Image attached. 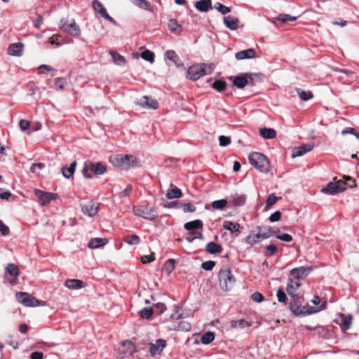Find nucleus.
<instances>
[{
  "label": "nucleus",
  "mask_w": 359,
  "mask_h": 359,
  "mask_svg": "<svg viewBox=\"0 0 359 359\" xmlns=\"http://www.w3.org/2000/svg\"><path fill=\"white\" fill-rule=\"evenodd\" d=\"M107 242L108 240L106 238H95L89 241L88 246L90 249H95L105 245Z\"/></svg>",
  "instance_id": "obj_27"
},
{
  "label": "nucleus",
  "mask_w": 359,
  "mask_h": 359,
  "mask_svg": "<svg viewBox=\"0 0 359 359\" xmlns=\"http://www.w3.org/2000/svg\"><path fill=\"white\" fill-rule=\"evenodd\" d=\"M154 312H156L158 315H161L166 309V306L163 303H157L154 305Z\"/></svg>",
  "instance_id": "obj_55"
},
{
  "label": "nucleus",
  "mask_w": 359,
  "mask_h": 359,
  "mask_svg": "<svg viewBox=\"0 0 359 359\" xmlns=\"http://www.w3.org/2000/svg\"><path fill=\"white\" fill-rule=\"evenodd\" d=\"M65 285L70 290H79L86 286V283L79 279H67L65 282Z\"/></svg>",
  "instance_id": "obj_20"
},
{
  "label": "nucleus",
  "mask_w": 359,
  "mask_h": 359,
  "mask_svg": "<svg viewBox=\"0 0 359 359\" xmlns=\"http://www.w3.org/2000/svg\"><path fill=\"white\" fill-rule=\"evenodd\" d=\"M246 196L242 194H235L233 196V206H242L245 203Z\"/></svg>",
  "instance_id": "obj_41"
},
{
  "label": "nucleus",
  "mask_w": 359,
  "mask_h": 359,
  "mask_svg": "<svg viewBox=\"0 0 359 359\" xmlns=\"http://www.w3.org/2000/svg\"><path fill=\"white\" fill-rule=\"evenodd\" d=\"M133 213L140 217L148 220H154L158 216L157 212L153 207L147 205H140L133 207Z\"/></svg>",
  "instance_id": "obj_7"
},
{
  "label": "nucleus",
  "mask_w": 359,
  "mask_h": 359,
  "mask_svg": "<svg viewBox=\"0 0 359 359\" xmlns=\"http://www.w3.org/2000/svg\"><path fill=\"white\" fill-rule=\"evenodd\" d=\"M219 145L221 147H226L231 143V138L227 136L220 135L219 137Z\"/></svg>",
  "instance_id": "obj_61"
},
{
  "label": "nucleus",
  "mask_w": 359,
  "mask_h": 359,
  "mask_svg": "<svg viewBox=\"0 0 359 359\" xmlns=\"http://www.w3.org/2000/svg\"><path fill=\"white\" fill-rule=\"evenodd\" d=\"M280 199H281V197H277L273 194H270L266 199V206L273 205Z\"/></svg>",
  "instance_id": "obj_54"
},
{
  "label": "nucleus",
  "mask_w": 359,
  "mask_h": 359,
  "mask_svg": "<svg viewBox=\"0 0 359 359\" xmlns=\"http://www.w3.org/2000/svg\"><path fill=\"white\" fill-rule=\"evenodd\" d=\"M24 46L22 43H15L9 46L8 54L13 56L20 57L22 55Z\"/></svg>",
  "instance_id": "obj_21"
},
{
  "label": "nucleus",
  "mask_w": 359,
  "mask_h": 359,
  "mask_svg": "<svg viewBox=\"0 0 359 359\" xmlns=\"http://www.w3.org/2000/svg\"><path fill=\"white\" fill-rule=\"evenodd\" d=\"M82 212L88 217H94L98 211V205L92 201H87L81 204Z\"/></svg>",
  "instance_id": "obj_13"
},
{
  "label": "nucleus",
  "mask_w": 359,
  "mask_h": 359,
  "mask_svg": "<svg viewBox=\"0 0 359 359\" xmlns=\"http://www.w3.org/2000/svg\"><path fill=\"white\" fill-rule=\"evenodd\" d=\"M297 91L301 100L304 101H308L313 97V94L311 91H304L300 89H297Z\"/></svg>",
  "instance_id": "obj_49"
},
{
  "label": "nucleus",
  "mask_w": 359,
  "mask_h": 359,
  "mask_svg": "<svg viewBox=\"0 0 359 359\" xmlns=\"http://www.w3.org/2000/svg\"><path fill=\"white\" fill-rule=\"evenodd\" d=\"M123 241L130 245H138L141 242L140 238L136 234L128 235L123 238Z\"/></svg>",
  "instance_id": "obj_36"
},
{
  "label": "nucleus",
  "mask_w": 359,
  "mask_h": 359,
  "mask_svg": "<svg viewBox=\"0 0 359 359\" xmlns=\"http://www.w3.org/2000/svg\"><path fill=\"white\" fill-rule=\"evenodd\" d=\"M215 339V334L212 332H207L201 337V341L202 344L208 345Z\"/></svg>",
  "instance_id": "obj_43"
},
{
  "label": "nucleus",
  "mask_w": 359,
  "mask_h": 359,
  "mask_svg": "<svg viewBox=\"0 0 359 359\" xmlns=\"http://www.w3.org/2000/svg\"><path fill=\"white\" fill-rule=\"evenodd\" d=\"M165 58L166 60H169L173 62L177 66L180 65V64H179L180 58H179L178 55L175 53V52L173 50L166 51L165 53Z\"/></svg>",
  "instance_id": "obj_42"
},
{
  "label": "nucleus",
  "mask_w": 359,
  "mask_h": 359,
  "mask_svg": "<svg viewBox=\"0 0 359 359\" xmlns=\"http://www.w3.org/2000/svg\"><path fill=\"white\" fill-rule=\"evenodd\" d=\"M281 218V213L280 211H276L275 212L272 213L269 219L271 222H276L280 219Z\"/></svg>",
  "instance_id": "obj_64"
},
{
  "label": "nucleus",
  "mask_w": 359,
  "mask_h": 359,
  "mask_svg": "<svg viewBox=\"0 0 359 359\" xmlns=\"http://www.w3.org/2000/svg\"><path fill=\"white\" fill-rule=\"evenodd\" d=\"M264 238H262L260 232L258 231L256 233H250L248 236L246 237L245 242L247 244L252 245L254 244L260 243L262 241Z\"/></svg>",
  "instance_id": "obj_28"
},
{
  "label": "nucleus",
  "mask_w": 359,
  "mask_h": 359,
  "mask_svg": "<svg viewBox=\"0 0 359 359\" xmlns=\"http://www.w3.org/2000/svg\"><path fill=\"white\" fill-rule=\"evenodd\" d=\"M277 297L279 302L285 303L287 298L282 288H278L277 290Z\"/></svg>",
  "instance_id": "obj_56"
},
{
  "label": "nucleus",
  "mask_w": 359,
  "mask_h": 359,
  "mask_svg": "<svg viewBox=\"0 0 359 359\" xmlns=\"http://www.w3.org/2000/svg\"><path fill=\"white\" fill-rule=\"evenodd\" d=\"M255 57V51L253 48H249L243 50L238 51L236 53L235 57L238 60L244 59H252Z\"/></svg>",
  "instance_id": "obj_22"
},
{
  "label": "nucleus",
  "mask_w": 359,
  "mask_h": 359,
  "mask_svg": "<svg viewBox=\"0 0 359 359\" xmlns=\"http://www.w3.org/2000/svg\"><path fill=\"white\" fill-rule=\"evenodd\" d=\"M203 226V225L202 221L196 219L185 223L184 227L189 231H194L195 229H202Z\"/></svg>",
  "instance_id": "obj_29"
},
{
  "label": "nucleus",
  "mask_w": 359,
  "mask_h": 359,
  "mask_svg": "<svg viewBox=\"0 0 359 359\" xmlns=\"http://www.w3.org/2000/svg\"><path fill=\"white\" fill-rule=\"evenodd\" d=\"M214 8L222 15H225L231 12V8L226 6L219 2H217L215 4Z\"/></svg>",
  "instance_id": "obj_46"
},
{
  "label": "nucleus",
  "mask_w": 359,
  "mask_h": 359,
  "mask_svg": "<svg viewBox=\"0 0 359 359\" xmlns=\"http://www.w3.org/2000/svg\"><path fill=\"white\" fill-rule=\"evenodd\" d=\"M136 351V347L130 341L126 340L122 343L119 350L117 351V356L119 358H124L132 355Z\"/></svg>",
  "instance_id": "obj_9"
},
{
  "label": "nucleus",
  "mask_w": 359,
  "mask_h": 359,
  "mask_svg": "<svg viewBox=\"0 0 359 359\" xmlns=\"http://www.w3.org/2000/svg\"><path fill=\"white\" fill-rule=\"evenodd\" d=\"M327 303L325 302L319 308H315L309 305H302L301 297L295 295L292 297L290 302V310L296 316H306L316 313L326 308Z\"/></svg>",
  "instance_id": "obj_1"
},
{
  "label": "nucleus",
  "mask_w": 359,
  "mask_h": 359,
  "mask_svg": "<svg viewBox=\"0 0 359 359\" xmlns=\"http://www.w3.org/2000/svg\"><path fill=\"white\" fill-rule=\"evenodd\" d=\"M154 313V309L151 307H145L140 311V316L144 319H149Z\"/></svg>",
  "instance_id": "obj_48"
},
{
  "label": "nucleus",
  "mask_w": 359,
  "mask_h": 359,
  "mask_svg": "<svg viewBox=\"0 0 359 359\" xmlns=\"http://www.w3.org/2000/svg\"><path fill=\"white\" fill-rule=\"evenodd\" d=\"M276 238L285 241V242H291L292 241V236L288 233H283V234H276Z\"/></svg>",
  "instance_id": "obj_60"
},
{
  "label": "nucleus",
  "mask_w": 359,
  "mask_h": 359,
  "mask_svg": "<svg viewBox=\"0 0 359 359\" xmlns=\"http://www.w3.org/2000/svg\"><path fill=\"white\" fill-rule=\"evenodd\" d=\"M109 161L114 166L123 170H128L140 165L137 158L129 154L113 155L110 156Z\"/></svg>",
  "instance_id": "obj_2"
},
{
  "label": "nucleus",
  "mask_w": 359,
  "mask_h": 359,
  "mask_svg": "<svg viewBox=\"0 0 359 359\" xmlns=\"http://www.w3.org/2000/svg\"><path fill=\"white\" fill-rule=\"evenodd\" d=\"M353 320L351 315H345L344 313H339L335 320V322L339 325L342 331H346L350 329Z\"/></svg>",
  "instance_id": "obj_10"
},
{
  "label": "nucleus",
  "mask_w": 359,
  "mask_h": 359,
  "mask_svg": "<svg viewBox=\"0 0 359 359\" xmlns=\"http://www.w3.org/2000/svg\"><path fill=\"white\" fill-rule=\"evenodd\" d=\"M175 268V261L173 259H169L163 264V271L167 273L170 274Z\"/></svg>",
  "instance_id": "obj_38"
},
{
  "label": "nucleus",
  "mask_w": 359,
  "mask_h": 359,
  "mask_svg": "<svg viewBox=\"0 0 359 359\" xmlns=\"http://www.w3.org/2000/svg\"><path fill=\"white\" fill-rule=\"evenodd\" d=\"M168 27L169 30L173 33H180L182 30V26L178 24L175 19H170L168 22Z\"/></svg>",
  "instance_id": "obj_37"
},
{
  "label": "nucleus",
  "mask_w": 359,
  "mask_h": 359,
  "mask_svg": "<svg viewBox=\"0 0 359 359\" xmlns=\"http://www.w3.org/2000/svg\"><path fill=\"white\" fill-rule=\"evenodd\" d=\"M205 251L210 254H219L222 252V247L220 244L209 242L205 246Z\"/></svg>",
  "instance_id": "obj_26"
},
{
  "label": "nucleus",
  "mask_w": 359,
  "mask_h": 359,
  "mask_svg": "<svg viewBox=\"0 0 359 359\" xmlns=\"http://www.w3.org/2000/svg\"><path fill=\"white\" fill-rule=\"evenodd\" d=\"M195 7L201 12H208L212 9L211 0H200L196 2Z\"/></svg>",
  "instance_id": "obj_24"
},
{
  "label": "nucleus",
  "mask_w": 359,
  "mask_h": 359,
  "mask_svg": "<svg viewBox=\"0 0 359 359\" xmlns=\"http://www.w3.org/2000/svg\"><path fill=\"white\" fill-rule=\"evenodd\" d=\"M258 231L260 232L262 238L266 239L272 236L276 235V231H273L272 229L269 226H264L262 227H258Z\"/></svg>",
  "instance_id": "obj_35"
},
{
  "label": "nucleus",
  "mask_w": 359,
  "mask_h": 359,
  "mask_svg": "<svg viewBox=\"0 0 359 359\" xmlns=\"http://www.w3.org/2000/svg\"><path fill=\"white\" fill-rule=\"evenodd\" d=\"M191 324L187 321H182L178 325V330L184 332L189 331L191 330Z\"/></svg>",
  "instance_id": "obj_59"
},
{
  "label": "nucleus",
  "mask_w": 359,
  "mask_h": 359,
  "mask_svg": "<svg viewBox=\"0 0 359 359\" xmlns=\"http://www.w3.org/2000/svg\"><path fill=\"white\" fill-rule=\"evenodd\" d=\"M35 196L41 205H45L56 198L57 194L46 192L39 189L35 190Z\"/></svg>",
  "instance_id": "obj_12"
},
{
  "label": "nucleus",
  "mask_w": 359,
  "mask_h": 359,
  "mask_svg": "<svg viewBox=\"0 0 359 359\" xmlns=\"http://www.w3.org/2000/svg\"><path fill=\"white\" fill-rule=\"evenodd\" d=\"M212 88L218 92L224 90L226 86V83L224 81L216 80L212 85Z\"/></svg>",
  "instance_id": "obj_50"
},
{
  "label": "nucleus",
  "mask_w": 359,
  "mask_h": 359,
  "mask_svg": "<svg viewBox=\"0 0 359 359\" xmlns=\"http://www.w3.org/2000/svg\"><path fill=\"white\" fill-rule=\"evenodd\" d=\"M299 287L300 283L299 282L294 281L292 279H289L286 291L291 297H294L295 295H297L296 291Z\"/></svg>",
  "instance_id": "obj_25"
},
{
  "label": "nucleus",
  "mask_w": 359,
  "mask_h": 359,
  "mask_svg": "<svg viewBox=\"0 0 359 359\" xmlns=\"http://www.w3.org/2000/svg\"><path fill=\"white\" fill-rule=\"evenodd\" d=\"M251 299L255 302L261 303L264 300L263 294L259 292H255L251 295Z\"/></svg>",
  "instance_id": "obj_57"
},
{
  "label": "nucleus",
  "mask_w": 359,
  "mask_h": 359,
  "mask_svg": "<svg viewBox=\"0 0 359 359\" xmlns=\"http://www.w3.org/2000/svg\"><path fill=\"white\" fill-rule=\"evenodd\" d=\"M248 77L250 78V79L252 80L251 74H246L245 75H239L233 77H230L229 79L232 80L233 86H236L237 88L243 89L249 83Z\"/></svg>",
  "instance_id": "obj_14"
},
{
  "label": "nucleus",
  "mask_w": 359,
  "mask_h": 359,
  "mask_svg": "<svg viewBox=\"0 0 359 359\" xmlns=\"http://www.w3.org/2000/svg\"><path fill=\"white\" fill-rule=\"evenodd\" d=\"M251 325V323H248V321L241 319L238 320H232L231 322V327L236 329V328H245L246 327H250Z\"/></svg>",
  "instance_id": "obj_39"
},
{
  "label": "nucleus",
  "mask_w": 359,
  "mask_h": 359,
  "mask_svg": "<svg viewBox=\"0 0 359 359\" xmlns=\"http://www.w3.org/2000/svg\"><path fill=\"white\" fill-rule=\"evenodd\" d=\"M45 167V165L42 163H33L30 168L32 172L36 173L38 170H42Z\"/></svg>",
  "instance_id": "obj_63"
},
{
  "label": "nucleus",
  "mask_w": 359,
  "mask_h": 359,
  "mask_svg": "<svg viewBox=\"0 0 359 359\" xmlns=\"http://www.w3.org/2000/svg\"><path fill=\"white\" fill-rule=\"evenodd\" d=\"M182 196V191L175 187L174 189H172L171 190L168 191L166 194V197L168 199H174V198H179Z\"/></svg>",
  "instance_id": "obj_40"
},
{
  "label": "nucleus",
  "mask_w": 359,
  "mask_h": 359,
  "mask_svg": "<svg viewBox=\"0 0 359 359\" xmlns=\"http://www.w3.org/2000/svg\"><path fill=\"white\" fill-rule=\"evenodd\" d=\"M228 201L226 199H220L212 202L211 206L215 210H223L227 205Z\"/></svg>",
  "instance_id": "obj_44"
},
{
  "label": "nucleus",
  "mask_w": 359,
  "mask_h": 359,
  "mask_svg": "<svg viewBox=\"0 0 359 359\" xmlns=\"http://www.w3.org/2000/svg\"><path fill=\"white\" fill-rule=\"evenodd\" d=\"M66 84L65 79L63 78H56L55 79V86L60 90H62Z\"/></svg>",
  "instance_id": "obj_62"
},
{
  "label": "nucleus",
  "mask_w": 359,
  "mask_h": 359,
  "mask_svg": "<svg viewBox=\"0 0 359 359\" xmlns=\"http://www.w3.org/2000/svg\"><path fill=\"white\" fill-rule=\"evenodd\" d=\"M223 228L229 231L231 233H240V224L231 221H224L223 222Z\"/></svg>",
  "instance_id": "obj_30"
},
{
  "label": "nucleus",
  "mask_w": 359,
  "mask_h": 359,
  "mask_svg": "<svg viewBox=\"0 0 359 359\" xmlns=\"http://www.w3.org/2000/svg\"><path fill=\"white\" fill-rule=\"evenodd\" d=\"M6 270L8 274L13 276H18L20 273L18 266L14 264H8Z\"/></svg>",
  "instance_id": "obj_47"
},
{
  "label": "nucleus",
  "mask_w": 359,
  "mask_h": 359,
  "mask_svg": "<svg viewBox=\"0 0 359 359\" xmlns=\"http://www.w3.org/2000/svg\"><path fill=\"white\" fill-rule=\"evenodd\" d=\"M311 271L309 267H299L294 268L290 270V274L297 279H300L306 277Z\"/></svg>",
  "instance_id": "obj_19"
},
{
  "label": "nucleus",
  "mask_w": 359,
  "mask_h": 359,
  "mask_svg": "<svg viewBox=\"0 0 359 359\" xmlns=\"http://www.w3.org/2000/svg\"><path fill=\"white\" fill-rule=\"evenodd\" d=\"M62 29L63 31L72 36H78L80 33L79 27L76 24L74 20H72V22L70 23H64L62 25Z\"/></svg>",
  "instance_id": "obj_18"
},
{
  "label": "nucleus",
  "mask_w": 359,
  "mask_h": 359,
  "mask_svg": "<svg viewBox=\"0 0 359 359\" xmlns=\"http://www.w3.org/2000/svg\"><path fill=\"white\" fill-rule=\"evenodd\" d=\"M355 185V181L351 177H346V182L339 180L328 183L326 187L321 189V191L326 194L335 195L345 191L347 187L353 188Z\"/></svg>",
  "instance_id": "obj_3"
},
{
  "label": "nucleus",
  "mask_w": 359,
  "mask_h": 359,
  "mask_svg": "<svg viewBox=\"0 0 359 359\" xmlns=\"http://www.w3.org/2000/svg\"><path fill=\"white\" fill-rule=\"evenodd\" d=\"M92 6L96 13H99L105 20H108L114 25H116V22L107 13L106 9L101 2L97 0H94L92 3Z\"/></svg>",
  "instance_id": "obj_11"
},
{
  "label": "nucleus",
  "mask_w": 359,
  "mask_h": 359,
  "mask_svg": "<svg viewBox=\"0 0 359 359\" xmlns=\"http://www.w3.org/2000/svg\"><path fill=\"white\" fill-rule=\"evenodd\" d=\"M313 147L314 144L313 143L304 144L299 147H294L292 150L291 156L293 158L302 156L307 152L311 151Z\"/></svg>",
  "instance_id": "obj_15"
},
{
  "label": "nucleus",
  "mask_w": 359,
  "mask_h": 359,
  "mask_svg": "<svg viewBox=\"0 0 359 359\" xmlns=\"http://www.w3.org/2000/svg\"><path fill=\"white\" fill-rule=\"evenodd\" d=\"M249 161L252 165L260 172L268 173L271 171V164L267 157L259 152H253L249 155Z\"/></svg>",
  "instance_id": "obj_4"
},
{
  "label": "nucleus",
  "mask_w": 359,
  "mask_h": 359,
  "mask_svg": "<svg viewBox=\"0 0 359 359\" xmlns=\"http://www.w3.org/2000/svg\"><path fill=\"white\" fill-rule=\"evenodd\" d=\"M109 55L111 56L113 61L116 65L122 66L126 64V61L124 57L118 54L116 51L110 50Z\"/></svg>",
  "instance_id": "obj_34"
},
{
  "label": "nucleus",
  "mask_w": 359,
  "mask_h": 359,
  "mask_svg": "<svg viewBox=\"0 0 359 359\" xmlns=\"http://www.w3.org/2000/svg\"><path fill=\"white\" fill-rule=\"evenodd\" d=\"M203 236L201 231H189L186 240L189 243L193 242L195 239H203Z\"/></svg>",
  "instance_id": "obj_45"
},
{
  "label": "nucleus",
  "mask_w": 359,
  "mask_h": 359,
  "mask_svg": "<svg viewBox=\"0 0 359 359\" xmlns=\"http://www.w3.org/2000/svg\"><path fill=\"white\" fill-rule=\"evenodd\" d=\"M215 266V262L214 261H206L202 263L201 268L205 271H210Z\"/></svg>",
  "instance_id": "obj_58"
},
{
  "label": "nucleus",
  "mask_w": 359,
  "mask_h": 359,
  "mask_svg": "<svg viewBox=\"0 0 359 359\" xmlns=\"http://www.w3.org/2000/svg\"><path fill=\"white\" fill-rule=\"evenodd\" d=\"M211 72L210 66H207L205 64H198L191 66L188 69L187 74L189 79L196 81L204 75L210 74Z\"/></svg>",
  "instance_id": "obj_6"
},
{
  "label": "nucleus",
  "mask_w": 359,
  "mask_h": 359,
  "mask_svg": "<svg viewBox=\"0 0 359 359\" xmlns=\"http://www.w3.org/2000/svg\"><path fill=\"white\" fill-rule=\"evenodd\" d=\"M259 133L264 139H273L276 136V131L273 128H261L259 129Z\"/></svg>",
  "instance_id": "obj_32"
},
{
  "label": "nucleus",
  "mask_w": 359,
  "mask_h": 359,
  "mask_svg": "<svg viewBox=\"0 0 359 359\" xmlns=\"http://www.w3.org/2000/svg\"><path fill=\"white\" fill-rule=\"evenodd\" d=\"M141 57L144 60L149 61L151 63L154 61V54L149 50H146L142 52Z\"/></svg>",
  "instance_id": "obj_51"
},
{
  "label": "nucleus",
  "mask_w": 359,
  "mask_h": 359,
  "mask_svg": "<svg viewBox=\"0 0 359 359\" xmlns=\"http://www.w3.org/2000/svg\"><path fill=\"white\" fill-rule=\"evenodd\" d=\"M224 24L230 30H236L238 26V20L231 16H226L224 18Z\"/></svg>",
  "instance_id": "obj_31"
},
{
  "label": "nucleus",
  "mask_w": 359,
  "mask_h": 359,
  "mask_svg": "<svg viewBox=\"0 0 359 359\" xmlns=\"http://www.w3.org/2000/svg\"><path fill=\"white\" fill-rule=\"evenodd\" d=\"M278 19L280 20L283 23H285L287 22H292L297 20V17L291 16L288 14H281L278 16Z\"/></svg>",
  "instance_id": "obj_52"
},
{
  "label": "nucleus",
  "mask_w": 359,
  "mask_h": 359,
  "mask_svg": "<svg viewBox=\"0 0 359 359\" xmlns=\"http://www.w3.org/2000/svg\"><path fill=\"white\" fill-rule=\"evenodd\" d=\"M165 346V340L162 339H157L155 343L149 344V352L152 355L160 354Z\"/></svg>",
  "instance_id": "obj_17"
},
{
  "label": "nucleus",
  "mask_w": 359,
  "mask_h": 359,
  "mask_svg": "<svg viewBox=\"0 0 359 359\" xmlns=\"http://www.w3.org/2000/svg\"><path fill=\"white\" fill-rule=\"evenodd\" d=\"M90 172H93L95 175H102L106 170V166L104 164L97 162V163H89Z\"/></svg>",
  "instance_id": "obj_23"
},
{
  "label": "nucleus",
  "mask_w": 359,
  "mask_h": 359,
  "mask_svg": "<svg viewBox=\"0 0 359 359\" xmlns=\"http://www.w3.org/2000/svg\"><path fill=\"white\" fill-rule=\"evenodd\" d=\"M15 297L18 302L25 306L35 307L40 305V302L38 299L27 292H16Z\"/></svg>",
  "instance_id": "obj_8"
},
{
  "label": "nucleus",
  "mask_w": 359,
  "mask_h": 359,
  "mask_svg": "<svg viewBox=\"0 0 359 359\" xmlns=\"http://www.w3.org/2000/svg\"><path fill=\"white\" fill-rule=\"evenodd\" d=\"M180 208H183L184 212H194L196 210V207L190 203H180Z\"/></svg>",
  "instance_id": "obj_53"
},
{
  "label": "nucleus",
  "mask_w": 359,
  "mask_h": 359,
  "mask_svg": "<svg viewBox=\"0 0 359 359\" xmlns=\"http://www.w3.org/2000/svg\"><path fill=\"white\" fill-rule=\"evenodd\" d=\"M218 279L219 287L223 291L231 290L236 281L229 268L221 269L218 273Z\"/></svg>",
  "instance_id": "obj_5"
},
{
  "label": "nucleus",
  "mask_w": 359,
  "mask_h": 359,
  "mask_svg": "<svg viewBox=\"0 0 359 359\" xmlns=\"http://www.w3.org/2000/svg\"><path fill=\"white\" fill-rule=\"evenodd\" d=\"M76 166V161H74L70 164L69 168H66V167L62 168V175L67 179H69L71 177H72L75 172Z\"/></svg>",
  "instance_id": "obj_33"
},
{
  "label": "nucleus",
  "mask_w": 359,
  "mask_h": 359,
  "mask_svg": "<svg viewBox=\"0 0 359 359\" xmlns=\"http://www.w3.org/2000/svg\"><path fill=\"white\" fill-rule=\"evenodd\" d=\"M137 104L142 107L146 109H156L158 107V103L156 100L149 96H143L137 102Z\"/></svg>",
  "instance_id": "obj_16"
}]
</instances>
